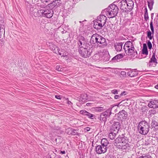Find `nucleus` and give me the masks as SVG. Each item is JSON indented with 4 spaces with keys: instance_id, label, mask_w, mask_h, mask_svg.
<instances>
[{
    "instance_id": "nucleus-1",
    "label": "nucleus",
    "mask_w": 158,
    "mask_h": 158,
    "mask_svg": "<svg viewBox=\"0 0 158 158\" xmlns=\"http://www.w3.org/2000/svg\"><path fill=\"white\" fill-rule=\"evenodd\" d=\"M90 43L94 44H96L98 46L101 48H104L107 45L106 39L98 34H95L92 35Z\"/></svg>"
},
{
    "instance_id": "nucleus-2",
    "label": "nucleus",
    "mask_w": 158,
    "mask_h": 158,
    "mask_svg": "<svg viewBox=\"0 0 158 158\" xmlns=\"http://www.w3.org/2000/svg\"><path fill=\"white\" fill-rule=\"evenodd\" d=\"M126 53L131 57H136L137 56V52L135 49L134 44L131 41H128L126 42L123 46Z\"/></svg>"
},
{
    "instance_id": "nucleus-3",
    "label": "nucleus",
    "mask_w": 158,
    "mask_h": 158,
    "mask_svg": "<svg viewBox=\"0 0 158 158\" xmlns=\"http://www.w3.org/2000/svg\"><path fill=\"white\" fill-rule=\"evenodd\" d=\"M120 9L126 13L131 11L134 6V3L132 0H123L118 3Z\"/></svg>"
},
{
    "instance_id": "nucleus-4",
    "label": "nucleus",
    "mask_w": 158,
    "mask_h": 158,
    "mask_svg": "<svg viewBox=\"0 0 158 158\" xmlns=\"http://www.w3.org/2000/svg\"><path fill=\"white\" fill-rule=\"evenodd\" d=\"M150 126L146 121H142L139 123L138 126V131L142 135H145L149 132Z\"/></svg>"
},
{
    "instance_id": "nucleus-5",
    "label": "nucleus",
    "mask_w": 158,
    "mask_h": 158,
    "mask_svg": "<svg viewBox=\"0 0 158 158\" xmlns=\"http://www.w3.org/2000/svg\"><path fill=\"white\" fill-rule=\"evenodd\" d=\"M118 9L115 5H110L107 8L105 9L106 15H108L110 18H113L115 17L118 12Z\"/></svg>"
},
{
    "instance_id": "nucleus-6",
    "label": "nucleus",
    "mask_w": 158,
    "mask_h": 158,
    "mask_svg": "<svg viewBox=\"0 0 158 158\" xmlns=\"http://www.w3.org/2000/svg\"><path fill=\"white\" fill-rule=\"evenodd\" d=\"M78 51L81 56L84 58L89 57L91 55L92 51L90 46H87L86 48H81Z\"/></svg>"
},
{
    "instance_id": "nucleus-7",
    "label": "nucleus",
    "mask_w": 158,
    "mask_h": 158,
    "mask_svg": "<svg viewBox=\"0 0 158 158\" xmlns=\"http://www.w3.org/2000/svg\"><path fill=\"white\" fill-rule=\"evenodd\" d=\"M42 17L51 18L53 16L54 14L53 10H50L46 7L42 8Z\"/></svg>"
},
{
    "instance_id": "nucleus-8",
    "label": "nucleus",
    "mask_w": 158,
    "mask_h": 158,
    "mask_svg": "<svg viewBox=\"0 0 158 158\" xmlns=\"http://www.w3.org/2000/svg\"><path fill=\"white\" fill-rule=\"evenodd\" d=\"M0 40L3 44L4 43L5 40V23H3L2 21L0 22Z\"/></svg>"
},
{
    "instance_id": "nucleus-9",
    "label": "nucleus",
    "mask_w": 158,
    "mask_h": 158,
    "mask_svg": "<svg viewBox=\"0 0 158 158\" xmlns=\"http://www.w3.org/2000/svg\"><path fill=\"white\" fill-rule=\"evenodd\" d=\"M114 144L119 149L128 150L130 148V145L127 143H114Z\"/></svg>"
},
{
    "instance_id": "nucleus-10",
    "label": "nucleus",
    "mask_w": 158,
    "mask_h": 158,
    "mask_svg": "<svg viewBox=\"0 0 158 158\" xmlns=\"http://www.w3.org/2000/svg\"><path fill=\"white\" fill-rule=\"evenodd\" d=\"M30 11L31 14L35 17H42V8L38 10L36 8H34L33 7H31Z\"/></svg>"
},
{
    "instance_id": "nucleus-11",
    "label": "nucleus",
    "mask_w": 158,
    "mask_h": 158,
    "mask_svg": "<svg viewBox=\"0 0 158 158\" xmlns=\"http://www.w3.org/2000/svg\"><path fill=\"white\" fill-rule=\"evenodd\" d=\"M61 3L60 0H55L51 3L48 4L46 7L50 10H53V9L57 7Z\"/></svg>"
},
{
    "instance_id": "nucleus-12",
    "label": "nucleus",
    "mask_w": 158,
    "mask_h": 158,
    "mask_svg": "<svg viewBox=\"0 0 158 158\" xmlns=\"http://www.w3.org/2000/svg\"><path fill=\"white\" fill-rule=\"evenodd\" d=\"M107 148V147L99 145L96 147V151L98 154L104 153L106 152Z\"/></svg>"
},
{
    "instance_id": "nucleus-13",
    "label": "nucleus",
    "mask_w": 158,
    "mask_h": 158,
    "mask_svg": "<svg viewBox=\"0 0 158 158\" xmlns=\"http://www.w3.org/2000/svg\"><path fill=\"white\" fill-rule=\"evenodd\" d=\"M120 126L121 125L119 122H114L113 124L110 127V131L116 132V133H118Z\"/></svg>"
},
{
    "instance_id": "nucleus-14",
    "label": "nucleus",
    "mask_w": 158,
    "mask_h": 158,
    "mask_svg": "<svg viewBox=\"0 0 158 158\" xmlns=\"http://www.w3.org/2000/svg\"><path fill=\"white\" fill-rule=\"evenodd\" d=\"M149 108L156 109L158 108V100H154L150 101L148 105Z\"/></svg>"
},
{
    "instance_id": "nucleus-15",
    "label": "nucleus",
    "mask_w": 158,
    "mask_h": 158,
    "mask_svg": "<svg viewBox=\"0 0 158 158\" xmlns=\"http://www.w3.org/2000/svg\"><path fill=\"white\" fill-rule=\"evenodd\" d=\"M155 56V53H153L152 56L149 62V65L150 66L155 67L157 64V62Z\"/></svg>"
},
{
    "instance_id": "nucleus-16",
    "label": "nucleus",
    "mask_w": 158,
    "mask_h": 158,
    "mask_svg": "<svg viewBox=\"0 0 158 158\" xmlns=\"http://www.w3.org/2000/svg\"><path fill=\"white\" fill-rule=\"evenodd\" d=\"M104 26V27H106V25H103L96 20L94 21V27L96 29H101Z\"/></svg>"
},
{
    "instance_id": "nucleus-17",
    "label": "nucleus",
    "mask_w": 158,
    "mask_h": 158,
    "mask_svg": "<svg viewBox=\"0 0 158 158\" xmlns=\"http://www.w3.org/2000/svg\"><path fill=\"white\" fill-rule=\"evenodd\" d=\"M127 138L126 137L123 135L119 136L114 140V143H127Z\"/></svg>"
},
{
    "instance_id": "nucleus-18",
    "label": "nucleus",
    "mask_w": 158,
    "mask_h": 158,
    "mask_svg": "<svg viewBox=\"0 0 158 158\" xmlns=\"http://www.w3.org/2000/svg\"><path fill=\"white\" fill-rule=\"evenodd\" d=\"M96 20H97L99 22L101 23H102L103 25H106L105 23L106 20H107V18L104 15H100L97 17V18Z\"/></svg>"
},
{
    "instance_id": "nucleus-19",
    "label": "nucleus",
    "mask_w": 158,
    "mask_h": 158,
    "mask_svg": "<svg viewBox=\"0 0 158 158\" xmlns=\"http://www.w3.org/2000/svg\"><path fill=\"white\" fill-rule=\"evenodd\" d=\"M118 117L120 119H126L127 116V112L123 110L118 114Z\"/></svg>"
},
{
    "instance_id": "nucleus-20",
    "label": "nucleus",
    "mask_w": 158,
    "mask_h": 158,
    "mask_svg": "<svg viewBox=\"0 0 158 158\" xmlns=\"http://www.w3.org/2000/svg\"><path fill=\"white\" fill-rule=\"evenodd\" d=\"M78 50L81 49V48H86V47L90 46L89 43L85 42V41L78 42Z\"/></svg>"
},
{
    "instance_id": "nucleus-21",
    "label": "nucleus",
    "mask_w": 158,
    "mask_h": 158,
    "mask_svg": "<svg viewBox=\"0 0 158 158\" xmlns=\"http://www.w3.org/2000/svg\"><path fill=\"white\" fill-rule=\"evenodd\" d=\"M123 44V43L120 42L116 43L114 44V46L117 52H120L122 50Z\"/></svg>"
},
{
    "instance_id": "nucleus-22",
    "label": "nucleus",
    "mask_w": 158,
    "mask_h": 158,
    "mask_svg": "<svg viewBox=\"0 0 158 158\" xmlns=\"http://www.w3.org/2000/svg\"><path fill=\"white\" fill-rule=\"evenodd\" d=\"M130 70L127 73V75L130 77H134L137 76L138 73L136 71L135 69L131 70L129 69Z\"/></svg>"
},
{
    "instance_id": "nucleus-23",
    "label": "nucleus",
    "mask_w": 158,
    "mask_h": 158,
    "mask_svg": "<svg viewBox=\"0 0 158 158\" xmlns=\"http://www.w3.org/2000/svg\"><path fill=\"white\" fill-rule=\"evenodd\" d=\"M124 55L123 54H118L114 57H113L112 59V61L114 62L118 61L117 60L120 59L123 57Z\"/></svg>"
},
{
    "instance_id": "nucleus-24",
    "label": "nucleus",
    "mask_w": 158,
    "mask_h": 158,
    "mask_svg": "<svg viewBox=\"0 0 158 158\" xmlns=\"http://www.w3.org/2000/svg\"><path fill=\"white\" fill-rule=\"evenodd\" d=\"M142 53L143 54H145L146 56L148 54L147 47L146 44H143V48L142 51Z\"/></svg>"
},
{
    "instance_id": "nucleus-25",
    "label": "nucleus",
    "mask_w": 158,
    "mask_h": 158,
    "mask_svg": "<svg viewBox=\"0 0 158 158\" xmlns=\"http://www.w3.org/2000/svg\"><path fill=\"white\" fill-rule=\"evenodd\" d=\"M79 99L83 102H87L88 99V96L87 94H85L81 95Z\"/></svg>"
},
{
    "instance_id": "nucleus-26",
    "label": "nucleus",
    "mask_w": 158,
    "mask_h": 158,
    "mask_svg": "<svg viewBox=\"0 0 158 158\" xmlns=\"http://www.w3.org/2000/svg\"><path fill=\"white\" fill-rule=\"evenodd\" d=\"M101 144L102 145L105 147L108 148V145L109 144L108 141L106 138H103L101 140Z\"/></svg>"
},
{
    "instance_id": "nucleus-27",
    "label": "nucleus",
    "mask_w": 158,
    "mask_h": 158,
    "mask_svg": "<svg viewBox=\"0 0 158 158\" xmlns=\"http://www.w3.org/2000/svg\"><path fill=\"white\" fill-rule=\"evenodd\" d=\"M117 133H116V132L111 131L110 133L109 134V137L111 139H113L115 138L116 135Z\"/></svg>"
},
{
    "instance_id": "nucleus-28",
    "label": "nucleus",
    "mask_w": 158,
    "mask_h": 158,
    "mask_svg": "<svg viewBox=\"0 0 158 158\" xmlns=\"http://www.w3.org/2000/svg\"><path fill=\"white\" fill-rule=\"evenodd\" d=\"M69 132H68V134H71L74 135H76L77 134V130L74 129L69 128L68 129Z\"/></svg>"
},
{
    "instance_id": "nucleus-29",
    "label": "nucleus",
    "mask_w": 158,
    "mask_h": 158,
    "mask_svg": "<svg viewBox=\"0 0 158 158\" xmlns=\"http://www.w3.org/2000/svg\"><path fill=\"white\" fill-rule=\"evenodd\" d=\"M107 117V116H106L103 114L102 113L99 117V119L101 122H105L106 121Z\"/></svg>"
},
{
    "instance_id": "nucleus-30",
    "label": "nucleus",
    "mask_w": 158,
    "mask_h": 158,
    "mask_svg": "<svg viewBox=\"0 0 158 158\" xmlns=\"http://www.w3.org/2000/svg\"><path fill=\"white\" fill-rule=\"evenodd\" d=\"M148 6L150 10H151L153 8V6L154 3V0H149L148 1Z\"/></svg>"
},
{
    "instance_id": "nucleus-31",
    "label": "nucleus",
    "mask_w": 158,
    "mask_h": 158,
    "mask_svg": "<svg viewBox=\"0 0 158 158\" xmlns=\"http://www.w3.org/2000/svg\"><path fill=\"white\" fill-rule=\"evenodd\" d=\"M111 109H107L106 111L102 113L107 117H109L112 114Z\"/></svg>"
},
{
    "instance_id": "nucleus-32",
    "label": "nucleus",
    "mask_w": 158,
    "mask_h": 158,
    "mask_svg": "<svg viewBox=\"0 0 158 158\" xmlns=\"http://www.w3.org/2000/svg\"><path fill=\"white\" fill-rule=\"evenodd\" d=\"M110 58L107 54H103L101 58V60H103L104 61H107L109 60Z\"/></svg>"
},
{
    "instance_id": "nucleus-33",
    "label": "nucleus",
    "mask_w": 158,
    "mask_h": 158,
    "mask_svg": "<svg viewBox=\"0 0 158 158\" xmlns=\"http://www.w3.org/2000/svg\"><path fill=\"white\" fill-rule=\"evenodd\" d=\"M93 59L95 60H101V57H100L99 53H97L94 55L93 56Z\"/></svg>"
},
{
    "instance_id": "nucleus-34",
    "label": "nucleus",
    "mask_w": 158,
    "mask_h": 158,
    "mask_svg": "<svg viewBox=\"0 0 158 158\" xmlns=\"http://www.w3.org/2000/svg\"><path fill=\"white\" fill-rule=\"evenodd\" d=\"M145 11L144 14V18L145 20L146 21H147V20L149 19V17L148 16V10L147 8L146 7L145 8Z\"/></svg>"
},
{
    "instance_id": "nucleus-35",
    "label": "nucleus",
    "mask_w": 158,
    "mask_h": 158,
    "mask_svg": "<svg viewBox=\"0 0 158 158\" xmlns=\"http://www.w3.org/2000/svg\"><path fill=\"white\" fill-rule=\"evenodd\" d=\"M111 106V109H112L114 107V106H116L117 109L118 108L124 109V108H125V107L124 105H120L119 106H118V105L117 104L113 105Z\"/></svg>"
},
{
    "instance_id": "nucleus-36",
    "label": "nucleus",
    "mask_w": 158,
    "mask_h": 158,
    "mask_svg": "<svg viewBox=\"0 0 158 158\" xmlns=\"http://www.w3.org/2000/svg\"><path fill=\"white\" fill-rule=\"evenodd\" d=\"M77 40H78V42L85 41V38L81 35H79L77 37Z\"/></svg>"
},
{
    "instance_id": "nucleus-37",
    "label": "nucleus",
    "mask_w": 158,
    "mask_h": 158,
    "mask_svg": "<svg viewBox=\"0 0 158 158\" xmlns=\"http://www.w3.org/2000/svg\"><path fill=\"white\" fill-rule=\"evenodd\" d=\"M152 32H151L150 30L147 31V37L150 40H151L152 39Z\"/></svg>"
},
{
    "instance_id": "nucleus-38",
    "label": "nucleus",
    "mask_w": 158,
    "mask_h": 158,
    "mask_svg": "<svg viewBox=\"0 0 158 158\" xmlns=\"http://www.w3.org/2000/svg\"><path fill=\"white\" fill-rule=\"evenodd\" d=\"M150 28L152 31V34L154 33V29L153 25V22L152 20H151L150 23Z\"/></svg>"
},
{
    "instance_id": "nucleus-39",
    "label": "nucleus",
    "mask_w": 158,
    "mask_h": 158,
    "mask_svg": "<svg viewBox=\"0 0 158 158\" xmlns=\"http://www.w3.org/2000/svg\"><path fill=\"white\" fill-rule=\"evenodd\" d=\"M87 114L85 115L87 116L90 119H94V115L92 114H91L88 112H87Z\"/></svg>"
},
{
    "instance_id": "nucleus-40",
    "label": "nucleus",
    "mask_w": 158,
    "mask_h": 158,
    "mask_svg": "<svg viewBox=\"0 0 158 158\" xmlns=\"http://www.w3.org/2000/svg\"><path fill=\"white\" fill-rule=\"evenodd\" d=\"M54 48L53 52L55 53L58 54V52L60 51V49L56 46H54Z\"/></svg>"
},
{
    "instance_id": "nucleus-41",
    "label": "nucleus",
    "mask_w": 158,
    "mask_h": 158,
    "mask_svg": "<svg viewBox=\"0 0 158 158\" xmlns=\"http://www.w3.org/2000/svg\"><path fill=\"white\" fill-rule=\"evenodd\" d=\"M152 126L154 127L158 126V123L156 121H153L152 123Z\"/></svg>"
},
{
    "instance_id": "nucleus-42",
    "label": "nucleus",
    "mask_w": 158,
    "mask_h": 158,
    "mask_svg": "<svg viewBox=\"0 0 158 158\" xmlns=\"http://www.w3.org/2000/svg\"><path fill=\"white\" fill-rule=\"evenodd\" d=\"M139 158H151V156L149 155L143 154L142 156H140Z\"/></svg>"
},
{
    "instance_id": "nucleus-43",
    "label": "nucleus",
    "mask_w": 158,
    "mask_h": 158,
    "mask_svg": "<svg viewBox=\"0 0 158 158\" xmlns=\"http://www.w3.org/2000/svg\"><path fill=\"white\" fill-rule=\"evenodd\" d=\"M147 45L148 48L149 49H151L152 47V45L151 43L149 40L148 41L147 43Z\"/></svg>"
},
{
    "instance_id": "nucleus-44",
    "label": "nucleus",
    "mask_w": 158,
    "mask_h": 158,
    "mask_svg": "<svg viewBox=\"0 0 158 158\" xmlns=\"http://www.w3.org/2000/svg\"><path fill=\"white\" fill-rule=\"evenodd\" d=\"M87 111L85 110H82L80 111V113L81 114L85 115L87 113Z\"/></svg>"
},
{
    "instance_id": "nucleus-45",
    "label": "nucleus",
    "mask_w": 158,
    "mask_h": 158,
    "mask_svg": "<svg viewBox=\"0 0 158 158\" xmlns=\"http://www.w3.org/2000/svg\"><path fill=\"white\" fill-rule=\"evenodd\" d=\"M156 111L154 109H151L149 111V113L150 115L152 114H154L156 113Z\"/></svg>"
},
{
    "instance_id": "nucleus-46",
    "label": "nucleus",
    "mask_w": 158,
    "mask_h": 158,
    "mask_svg": "<svg viewBox=\"0 0 158 158\" xmlns=\"http://www.w3.org/2000/svg\"><path fill=\"white\" fill-rule=\"evenodd\" d=\"M136 153L134 152L133 154L131 155L130 157H129L128 158H135L136 157Z\"/></svg>"
},
{
    "instance_id": "nucleus-47",
    "label": "nucleus",
    "mask_w": 158,
    "mask_h": 158,
    "mask_svg": "<svg viewBox=\"0 0 158 158\" xmlns=\"http://www.w3.org/2000/svg\"><path fill=\"white\" fill-rule=\"evenodd\" d=\"M111 93L114 94H118V91L117 89H114L111 91Z\"/></svg>"
},
{
    "instance_id": "nucleus-48",
    "label": "nucleus",
    "mask_w": 158,
    "mask_h": 158,
    "mask_svg": "<svg viewBox=\"0 0 158 158\" xmlns=\"http://www.w3.org/2000/svg\"><path fill=\"white\" fill-rule=\"evenodd\" d=\"M56 69L59 71H63V69L60 67V66H57L56 67Z\"/></svg>"
},
{
    "instance_id": "nucleus-49",
    "label": "nucleus",
    "mask_w": 158,
    "mask_h": 158,
    "mask_svg": "<svg viewBox=\"0 0 158 158\" xmlns=\"http://www.w3.org/2000/svg\"><path fill=\"white\" fill-rule=\"evenodd\" d=\"M50 155H49L50 158H54L55 155H56L53 152H52V153H50Z\"/></svg>"
},
{
    "instance_id": "nucleus-50",
    "label": "nucleus",
    "mask_w": 158,
    "mask_h": 158,
    "mask_svg": "<svg viewBox=\"0 0 158 158\" xmlns=\"http://www.w3.org/2000/svg\"><path fill=\"white\" fill-rule=\"evenodd\" d=\"M113 25L110 22H107V26L108 27H110L111 28V27H112Z\"/></svg>"
},
{
    "instance_id": "nucleus-51",
    "label": "nucleus",
    "mask_w": 158,
    "mask_h": 158,
    "mask_svg": "<svg viewBox=\"0 0 158 158\" xmlns=\"http://www.w3.org/2000/svg\"><path fill=\"white\" fill-rule=\"evenodd\" d=\"M121 96L120 95H115L114 96V98L115 99H118L121 98Z\"/></svg>"
},
{
    "instance_id": "nucleus-52",
    "label": "nucleus",
    "mask_w": 158,
    "mask_h": 158,
    "mask_svg": "<svg viewBox=\"0 0 158 158\" xmlns=\"http://www.w3.org/2000/svg\"><path fill=\"white\" fill-rule=\"evenodd\" d=\"M55 97L59 99H61V96L60 95H55Z\"/></svg>"
},
{
    "instance_id": "nucleus-53",
    "label": "nucleus",
    "mask_w": 158,
    "mask_h": 158,
    "mask_svg": "<svg viewBox=\"0 0 158 158\" xmlns=\"http://www.w3.org/2000/svg\"><path fill=\"white\" fill-rule=\"evenodd\" d=\"M126 73L125 71H122L121 73V74L123 76L126 75Z\"/></svg>"
},
{
    "instance_id": "nucleus-54",
    "label": "nucleus",
    "mask_w": 158,
    "mask_h": 158,
    "mask_svg": "<svg viewBox=\"0 0 158 158\" xmlns=\"http://www.w3.org/2000/svg\"><path fill=\"white\" fill-rule=\"evenodd\" d=\"M126 92L125 91H123L121 93V94H120V95L121 97V96H123V95H125V93H126Z\"/></svg>"
},
{
    "instance_id": "nucleus-55",
    "label": "nucleus",
    "mask_w": 158,
    "mask_h": 158,
    "mask_svg": "<svg viewBox=\"0 0 158 158\" xmlns=\"http://www.w3.org/2000/svg\"><path fill=\"white\" fill-rule=\"evenodd\" d=\"M54 158H61V156L59 155H56Z\"/></svg>"
},
{
    "instance_id": "nucleus-56",
    "label": "nucleus",
    "mask_w": 158,
    "mask_h": 158,
    "mask_svg": "<svg viewBox=\"0 0 158 158\" xmlns=\"http://www.w3.org/2000/svg\"><path fill=\"white\" fill-rule=\"evenodd\" d=\"M67 103L69 105H70L71 106V105L72 104V103L69 100L68 101Z\"/></svg>"
},
{
    "instance_id": "nucleus-57",
    "label": "nucleus",
    "mask_w": 158,
    "mask_h": 158,
    "mask_svg": "<svg viewBox=\"0 0 158 158\" xmlns=\"http://www.w3.org/2000/svg\"><path fill=\"white\" fill-rule=\"evenodd\" d=\"M59 151H60V150H59ZM60 151V153H61L62 154H65V152L64 151Z\"/></svg>"
},
{
    "instance_id": "nucleus-58",
    "label": "nucleus",
    "mask_w": 158,
    "mask_h": 158,
    "mask_svg": "<svg viewBox=\"0 0 158 158\" xmlns=\"http://www.w3.org/2000/svg\"><path fill=\"white\" fill-rule=\"evenodd\" d=\"M153 15H154V13H152L151 14V20H152V19H153Z\"/></svg>"
},
{
    "instance_id": "nucleus-59",
    "label": "nucleus",
    "mask_w": 158,
    "mask_h": 158,
    "mask_svg": "<svg viewBox=\"0 0 158 158\" xmlns=\"http://www.w3.org/2000/svg\"><path fill=\"white\" fill-rule=\"evenodd\" d=\"M87 131H89L90 130V128L88 127H86L85 129Z\"/></svg>"
},
{
    "instance_id": "nucleus-60",
    "label": "nucleus",
    "mask_w": 158,
    "mask_h": 158,
    "mask_svg": "<svg viewBox=\"0 0 158 158\" xmlns=\"http://www.w3.org/2000/svg\"><path fill=\"white\" fill-rule=\"evenodd\" d=\"M53 46H52V50L53 52V50L54 49V48H54V46H56V45H53V44L52 45Z\"/></svg>"
},
{
    "instance_id": "nucleus-61",
    "label": "nucleus",
    "mask_w": 158,
    "mask_h": 158,
    "mask_svg": "<svg viewBox=\"0 0 158 158\" xmlns=\"http://www.w3.org/2000/svg\"><path fill=\"white\" fill-rule=\"evenodd\" d=\"M155 87L156 89H158V84L157 85H155Z\"/></svg>"
},
{
    "instance_id": "nucleus-62",
    "label": "nucleus",
    "mask_w": 158,
    "mask_h": 158,
    "mask_svg": "<svg viewBox=\"0 0 158 158\" xmlns=\"http://www.w3.org/2000/svg\"><path fill=\"white\" fill-rule=\"evenodd\" d=\"M58 54L60 55V56H62V53L60 52H58Z\"/></svg>"
},
{
    "instance_id": "nucleus-63",
    "label": "nucleus",
    "mask_w": 158,
    "mask_h": 158,
    "mask_svg": "<svg viewBox=\"0 0 158 158\" xmlns=\"http://www.w3.org/2000/svg\"><path fill=\"white\" fill-rule=\"evenodd\" d=\"M90 104H91V103H87L86 104V105L87 106H88Z\"/></svg>"
},
{
    "instance_id": "nucleus-64",
    "label": "nucleus",
    "mask_w": 158,
    "mask_h": 158,
    "mask_svg": "<svg viewBox=\"0 0 158 158\" xmlns=\"http://www.w3.org/2000/svg\"><path fill=\"white\" fill-rule=\"evenodd\" d=\"M79 22H80V23H81V21H80Z\"/></svg>"
}]
</instances>
